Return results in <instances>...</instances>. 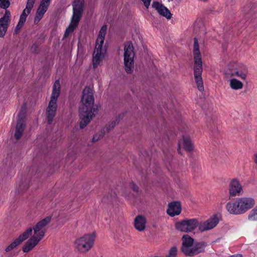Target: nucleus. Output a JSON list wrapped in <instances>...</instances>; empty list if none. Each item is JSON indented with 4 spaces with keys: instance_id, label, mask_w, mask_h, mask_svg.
I'll return each instance as SVG.
<instances>
[{
    "instance_id": "obj_30",
    "label": "nucleus",
    "mask_w": 257,
    "mask_h": 257,
    "mask_svg": "<svg viewBox=\"0 0 257 257\" xmlns=\"http://www.w3.org/2000/svg\"><path fill=\"white\" fill-rule=\"evenodd\" d=\"M10 3L9 0H0V7L6 9L9 7Z\"/></svg>"
},
{
    "instance_id": "obj_16",
    "label": "nucleus",
    "mask_w": 257,
    "mask_h": 257,
    "mask_svg": "<svg viewBox=\"0 0 257 257\" xmlns=\"http://www.w3.org/2000/svg\"><path fill=\"white\" fill-rule=\"evenodd\" d=\"M238 200L241 214L251 209L255 204V201L251 197L239 198Z\"/></svg>"
},
{
    "instance_id": "obj_3",
    "label": "nucleus",
    "mask_w": 257,
    "mask_h": 257,
    "mask_svg": "<svg viewBox=\"0 0 257 257\" xmlns=\"http://www.w3.org/2000/svg\"><path fill=\"white\" fill-rule=\"evenodd\" d=\"M181 250L186 256H194L204 251L206 244L203 242H195L188 234H185L182 238Z\"/></svg>"
},
{
    "instance_id": "obj_34",
    "label": "nucleus",
    "mask_w": 257,
    "mask_h": 257,
    "mask_svg": "<svg viewBox=\"0 0 257 257\" xmlns=\"http://www.w3.org/2000/svg\"><path fill=\"white\" fill-rule=\"evenodd\" d=\"M197 88L199 91H203L204 90L203 83V81L200 80L197 82H196Z\"/></svg>"
},
{
    "instance_id": "obj_36",
    "label": "nucleus",
    "mask_w": 257,
    "mask_h": 257,
    "mask_svg": "<svg viewBox=\"0 0 257 257\" xmlns=\"http://www.w3.org/2000/svg\"><path fill=\"white\" fill-rule=\"evenodd\" d=\"M24 24H21L20 22H18V24L16 27L15 32L17 33L23 27Z\"/></svg>"
},
{
    "instance_id": "obj_24",
    "label": "nucleus",
    "mask_w": 257,
    "mask_h": 257,
    "mask_svg": "<svg viewBox=\"0 0 257 257\" xmlns=\"http://www.w3.org/2000/svg\"><path fill=\"white\" fill-rule=\"evenodd\" d=\"M146 220L145 217L138 215L136 217L134 221L135 228L139 231H143L146 228Z\"/></svg>"
},
{
    "instance_id": "obj_8",
    "label": "nucleus",
    "mask_w": 257,
    "mask_h": 257,
    "mask_svg": "<svg viewBox=\"0 0 257 257\" xmlns=\"http://www.w3.org/2000/svg\"><path fill=\"white\" fill-rule=\"evenodd\" d=\"M95 237V232L84 234L76 239L74 242L75 248L81 253L88 251L93 247Z\"/></svg>"
},
{
    "instance_id": "obj_13",
    "label": "nucleus",
    "mask_w": 257,
    "mask_h": 257,
    "mask_svg": "<svg viewBox=\"0 0 257 257\" xmlns=\"http://www.w3.org/2000/svg\"><path fill=\"white\" fill-rule=\"evenodd\" d=\"M52 0H42L37 9L34 22L35 24H38L47 11Z\"/></svg>"
},
{
    "instance_id": "obj_4",
    "label": "nucleus",
    "mask_w": 257,
    "mask_h": 257,
    "mask_svg": "<svg viewBox=\"0 0 257 257\" xmlns=\"http://www.w3.org/2000/svg\"><path fill=\"white\" fill-rule=\"evenodd\" d=\"M248 73V67L244 64L232 61L227 65L224 71V74L226 78L237 77L242 80H245Z\"/></svg>"
},
{
    "instance_id": "obj_22",
    "label": "nucleus",
    "mask_w": 257,
    "mask_h": 257,
    "mask_svg": "<svg viewBox=\"0 0 257 257\" xmlns=\"http://www.w3.org/2000/svg\"><path fill=\"white\" fill-rule=\"evenodd\" d=\"M226 209L231 214L235 215L241 214L238 198L235 201L228 202L226 205Z\"/></svg>"
},
{
    "instance_id": "obj_2",
    "label": "nucleus",
    "mask_w": 257,
    "mask_h": 257,
    "mask_svg": "<svg viewBox=\"0 0 257 257\" xmlns=\"http://www.w3.org/2000/svg\"><path fill=\"white\" fill-rule=\"evenodd\" d=\"M107 26H103L99 31L96 40L95 49L92 55V66L94 69L100 66L104 59L107 48L103 45L105 36L107 31Z\"/></svg>"
},
{
    "instance_id": "obj_10",
    "label": "nucleus",
    "mask_w": 257,
    "mask_h": 257,
    "mask_svg": "<svg viewBox=\"0 0 257 257\" xmlns=\"http://www.w3.org/2000/svg\"><path fill=\"white\" fill-rule=\"evenodd\" d=\"M175 226L180 231L191 232L198 226V220L196 218L185 219L176 222Z\"/></svg>"
},
{
    "instance_id": "obj_21",
    "label": "nucleus",
    "mask_w": 257,
    "mask_h": 257,
    "mask_svg": "<svg viewBox=\"0 0 257 257\" xmlns=\"http://www.w3.org/2000/svg\"><path fill=\"white\" fill-rule=\"evenodd\" d=\"M181 205L179 202H173L169 204L167 213L170 216L173 217L178 215L181 213Z\"/></svg>"
},
{
    "instance_id": "obj_5",
    "label": "nucleus",
    "mask_w": 257,
    "mask_h": 257,
    "mask_svg": "<svg viewBox=\"0 0 257 257\" xmlns=\"http://www.w3.org/2000/svg\"><path fill=\"white\" fill-rule=\"evenodd\" d=\"M84 3V0H74L73 2V16L69 27L66 29L64 37H67L77 27L83 11Z\"/></svg>"
},
{
    "instance_id": "obj_38",
    "label": "nucleus",
    "mask_w": 257,
    "mask_h": 257,
    "mask_svg": "<svg viewBox=\"0 0 257 257\" xmlns=\"http://www.w3.org/2000/svg\"><path fill=\"white\" fill-rule=\"evenodd\" d=\"M253 160L255 164L257 165V152L253 155Z\"/></svg>"
},
{
    "instance_id": "obj_7",
    "label": "nucleus",
    "mask_w": 257,
    "mask_h": 257,
    "mask_svg": "<svg viewBox=\"0 0 257 257\" xmlns=\"http://www.w3.org/2000/svg\"><path fill=\"white\" fill-rule=\"evenodd\" d=\"M193 52L194 57V76L196 82L202 80L201 75L203 71L202 61L199 50V46L196 38L194 39Z\"/></svg>"
},
{
    "instance_id": "obj_6",
    "label": "nucleus",
    "mask_w": 257,
    "mask_h": 257,
    "mask_svg": "<svg viewBox=\"0 0 257 257\" xmlns=\"http://www.w3.org/2000/svg\"><path fill=\"white\" fill-rule=\"evenodd\" d=\"M60 83L59 80H56L52 88V93L50 101L46 110L47 121L49 124H51L56 114L57 107V101L60 95Z\"/></svg>"
},
{
    "instance_id": "obj_9",
    "label": "nucleus",
    "mask_w": 257,
    "mask_h": 257,
    "mask_svg": "<svg viewBox=\"0 0 257 257\" xmlns=\"http://www.w3.org/2000/svg\"><path fill=\"white\" fill-rule=\"evenodd\" d=\"M123 56L125 70L127 73L131 74L134 68L135 53L133 44L130 42H127L124 44Z\"/></svg>"
},
{
    "instance_id": "obj_19",
    "label": "nucleus",
    "mask_w": 257,
    "mask_h": 257,
    "mask_svg": "<svg viewBox=\"0 0 257 257\" xmlns=\"http://www.w3.org/2000/svg\"><path fill=\"white\" fill-rule=\"evenodd\" d=\"M152 7L157 11L160 15L166 17L167 19H171L172 15L170 12L161 3L158 2H154L152 4Z\"/></svg>"
},
{
    "instance_id": "obj_27",
    "label": "nucleus",
    "mask_w": 257,
    "mask_h": 257,
    "mask_svg": "<svg viewBox=\"0 0 257 257\" xmlns=\"http://www.w3.org/2000/svg\"><path fill=\"white\" fill-rule=\"evenodd\" d=\"M248 219L251 221H257V205L249 212Z\"/></svg>"
},
{
    "instance_id": "obj_29",
    "label": "nucleus",
    "mask_w": 257,
    "mask_h": 257,
    "mask_svg": "<svg viewBox=\"0 0 257 257\" xmlns=\"http://www.w3.org/2000/svg\"><path fill=\"white\" fill-rule=\"evenodd\" d=\"M104 130H103V132H100L97 133H96L95 135H94L93 138H92V142L93 143H95L100 139H101L104 135Z\"/></svg>"
},
{
    "instance_id": "obj_31",
    "label": "nucleus",
    "mask_w": 257,
    "mask_h": 257,
    "mask_svg": "<svg viewBox=\"0 0 257 257\" xmlns=\"http://www.w3.org/2000/svg\"><path fill=\"white\" fill-rule=\"evenodd\" d=\"M118 123V121L117 120H114L112 121L111 123L108 124L105 129L106 130L107 132L112 129L116 124Z\"/></svg>"
},
{
    "instance_id": "obj_20",
    "label": "nucleus",
    "mask_w": 257,
    "mask_h": 257,
    "mask_svg": "<svg viewBox=\"0 0 257 257\" xmlns=\"http://www.w3.org/2000/svg\"><path fill=\"white\" fill-rule=\"evenodd\" d=\"M36 0H28L26 8L23 11L20 16L19 22L21 24H24L26 21V19L28 15L30 13Z\"/></svg>"
},
{
    "instance_id": "obj_17",
    "label": "nucleus",
    "mask_w": 257,
    "mask_h": 257,
    "mask_svg": "<svg viewBox=\"0 0 257 257\" xmlns=\"http://www.w3.org/2000/svg\"><path fill=\"white\" fill-rule=\"evenodd\" d=\"M218 223V219L217 216L214 215L207 220L198 223V229L201 232L208 230L215 227Z\"/></svg>"
},
{
    "instance_id": "obj_1",
    "label": "nucleus",
    "mask_w": 257,
    "mask_h": 257,
    "mask_svg": "<svg viewBox=\"0 0 257 257\" xmlns=\"http://www.w3.org/2000/svg\"><path fill=\"white\" fill-rule=\"evenodd\" d=\"M94 101L92 89L86 87L83 91L81 104L79 107L81 128L85 127L95 115L97 109L93 107Z\"/></svg>"
},
{
    "instance_id": "obj_33",
    "label": "nucleus",
    "mask_w": 257,
    "mask_h": 257,
    "mask_svg": "<svg viewBox=\"0 0 257 257\" xmlns=\"http://www.w3.org/2000/svg\"><path fill=\"white\" fill-rule=\"evenodd\" d=\"M130 187L135 192H139L138 187L133 182H131L129 184Z\"/></svg>"
},
{
    "instance_id": "obj_26",
    "label": "nucleus",
    "mask_w": 257,
    "mask_h": 257,
    "mask_svg": "<svg viewBox=\"0 0 257 257\" xmlns=\"http://www.w3.org/2000/svg\"><path fill=\"white\" fill-rule=\"evenodd\" d=\"M192 140L189 135L185 134L182 135L179 140L178 145H192Z\"/></svg>"
},
{
    "instance_id": "obj_35",
    "label": "nucleus",
    "mask_w": 257,
    "mask_h": 257,
    "mask_svg": "<svg viewBox=\"0 0 257 257\" xmlns=\"http://www.w3.org/2000/svg\"><path fill=\"white\" fill-rule=\"evenodd\" d=\"M197 88L199 91H203L204 90L203 83V81L200 80L197 82H196Z\"/></svg>"
},
{
    "instance_id": "obj_23",
    "label": "nucleus",
    "mask_w": 257,
    "mask_h": 257,
    "mask_svg": "<svg viewBox=\"0 0 257 257\" xmlns=\"http://www.w3.org/2000/svg\"><path fill=\"white\" fill-rule=\"evenodd\" d=\"M36 236H32L24 245L22 250L24 252H28L31 250L40 241Z\"/></svg>"
},
{
    "instance_id": "obj_15",
    "label": "nucleus",
    "mask_w": 257,
    "mask_h": 257,
    "mask_svg": "<svg viewBox=\"0 0 257 257\" xmlns=\"http://www.w3.org/2000/svg\"><path fill=\"white\" fill-rule=\"evenodd\" d=\"M11 22V14L9 10H6L4 16L0 18V37L3 38L8 30Z\"/></svg>"
},
{
    "instance_id": "obj_25",
    "label": "nucleus",
    "mask_w": 257,
    "mask_h": 257,
    "mask_svg": "<svg viewBox=\"0 0 257 257\" xmlns=\"http://www.w3.org/2000/svg\"><path fill=\"white\" fill-rule=\"evenodd\" d=\"M235 77H230V79L228 80L229 87L234 90H238L242 89L243 83Z\"/></svg>"
},
{
    "instance_id": "obj_37",
    "label": "nucleus",
    "mask_w": 257,
    "mask_h": 257,
    "mask_svg": "<svg viewBox=\"0 0 257 257\" xmlns=\"http://www.w3.org/2000/svg\"><path fill=\"white\" fill-rule=\"evenodd\" d=\"M146 8H148L150 5L151 0H142Z\"/></svg>"
},
{
    "instance_id": "obj_18",
    "label": "nucleus",
    "mask_w": 257,
    "mask_h": 257,
    "mask_svg": "<svg viewBox=\"0 0 257 257\" xmlns=\"http://www.w3.org/2000/svg\"><path fill=\"white\" fill-rule=\"evenodd\" d=\"M229 192L231 196H238L243 192L242 186L237 179L234 178L231 181Z\"/></svg>"
},
{
    "instance_id": "obj_32",
    "label": "nucleus",
    "mask_w": 257,
    "mask_h": 257,
    "mask_svg": "<svg viewBox=\"0 0 257 257\" xmlns=\"http://www.w3.org/2000/svg\"><path fill=\"white\" fill-rule=\"evenodd\" d=\"M177 249L176 246H173L171 248L169 251V253L167 256H176Z\"/></svg>"
},
{
    "instance_id": "obj_11",
    "label": "nucleus",
    "mask_w": 257,
    "mask_h": 257,
    "mask_svg": "<svg viewBox=\"0 0 257 257\" xmlns=\"http://www.w3.org/2000/svg\"><path fill=\"white\" fill-rule=\"evenodd\" d=\"M26 107L23 105L18 114V120L16 126L14 137L16 140L21 138L25 128V114Z\"/></svg>"
},
{
    "instance_id": "obj_12",
    "label": "nucleus",
    "mask_w": 257,
    "mask_h": 257,
    "mask_svg": "<svg viewBox=\"0 0 257 257\" xmlns=\"http://www.w3.org/2000/svg\"><path fill=\"white\" fill-rule=\"evenodd\" d=\"M51 220V217L47 216L39 221L33 227L34 234L33 236H36L35 238L41 240L45 235V227L50 222Z\"/></svg>"
},
{
    "instance_id": "obj_28",
    "label": "nucleus",
    "mask_w": 257,
    "mask_h": 257,
    "mask_svg": "<svg viewBox=\"0 0 257 257\" xmlns=\"http://www.w3.org/2000/svg\"><path fill=\"white\" fill-rule=\"evenodd\" d=\"M193 150V146H178L177 151L180 154H183V151L190 152Z\"/></svg>"
},
{
    "instance_id": "obj_14",
    "label": "nucleus",
    "mask_w": 257,
    "mask_h": 257,
    "mask_svg": "<svg viewBox=\"0 0 257 257\" xmlns=\"http://www.w3.org/2000/svg\"><path fill=\"white\" fill-rule=\"evenodd\" d=\"M32 229L31 228L27 229L6 248V252H10V251L16 248L23 241L28 239V237L32 234Z\"/></svg>"
}]
</instances>
